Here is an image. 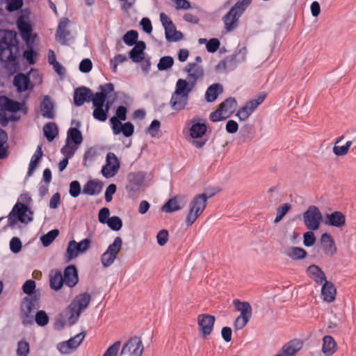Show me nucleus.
<instances>
[{"mask_svg":"<svg viewBox=\"0 0 356 356\" xmlns=\"http://www.w3.org/2000/svg\"><path fill=\"white\" fill-rule=\"evenodd\" d=\"M100 92L95 93L92 98V103L95 109L92 113L93 118L100 122L107 120V113L109 111L112 102H106L110 95L114 92V85L108 83L99 86Z\"/></svg>","mask_w":356,"mask_h":356,"instance_id":"nucleus-1","label":"nucleus"},{"mask_svg":"<svg viewBox=\"0 0 356 356\" xmlns=\"http://www.w3.org/2000/svg\"><path fill=\"white\" fill-rule=\"evenodd\" d=\"M17 51L15 32L0 29V60L3 62L15 61Z\"/></svg>","mask_w":356,"mask_h":356,"instance_id":"nucleus-2","label":"nucleus"},{"mask_svg":"<svg viewBox=\"0 0 356 356\" xmlns=\"http://www.w3.org/2000/svg\"><path fill=\"white\" fill-rule=\"evenodd\" d=\"M191 91V86L186 84L184 79H178L169 102L172 109L177 112L184 110L188 104L189 94Z\"/></svg>","mask_w":356,"mask_h":356,"instance_id":"nucleus-3","label":"nucleus"},{"mask_svg":"<svg viewBox=\"0 0 356 356\" xmlns=\"http://www.w3.org/2000/svg\"><path fill=\"white\" fill-rule=\"evenodd\" d=\"M33 213L27 205L17 202L8 216L7 227L15 229L18 222L27 224L33 220Z\"/></svg>","mask_w":356,"mask_h":356,"instance_id":"nucleus-4","label":"nucleus"},{"mask_svg":"<svg viewBox=\"0 0 356 356\" xmlns=\"http://www.w3.org/2000/svg\"><path fill=\"white\" fill-rule=\"evenodd\" d=\"M91 301V296L88 293H83L75 297L68 306V321L74 323L79 319L81 314L88 307Z\"/></svg>","mask_w":356,"mask_h":356,"instance_id":"nucleus-5","label":"nucleus"},{"mask_svg":"<svg viewBox=\"0 0 356 356\" xmlns=\"http://www.w3.org/2000/svg\"><path fill=\"white\" fill-rule=\"evenodd\" d=\"M248 50L245 47L241 48L233 54L227 56L216 67L218 72H228L235 70L237 66L245 62Z\"/></svg>","mask_w":356,"mask_h":356,"instance_id":"nucleus-6","label":"nucleus"},{"mask_svg":"<svg viewBox=\"0 0 356 356\" xmlns=\"http://www.w3.org/2000/svg\"><path fill=\"white\" fill-rule=\"evenodd\" d=\"M208 197L204 194L196 195L190 202L188 213L186 218V224L191 226L206 208Z\"/></svg>","mask_w":356,"mask_h":356,"instance_id":"nucleus-7","label":"nucleus"},{"mask_svg":"<svg viewBox=\"0 0 356 356\" xmlns=\"http://www.w3.org/2000/svg\"><path fill=\"white\" fill-rule=\"evenodd\" d=\"M302 220L307 229L318 230L323 220V214L316 206L310 205L302 213Z\"/></svg>","mask_w":356,"mask_h":356,"instance_id":"nucleus-8","label":"nucleus"},{"mask_svg":"<svg viewBox=\"0 0 356 356\" xmlns=\"http://www.w3.org/2000/svg\"><path fill=\"white\" fill-rule=\"evenodd\" d=\"M234 305L240 315L236 318L234 327L237 330H242L248 323L252 316V307L247 302H240L238 300H234Z\"/></svg>","mask_w":356,"mask_h":356,"instance_id":"nucleus-9","label":"nucleus"},{"mask_svg":"<svg viewBox=\"0 0 356 356\" xmlns=\"http://www.w3.org/2000/svg\"><path fill=\"white\" fill-rule=\"evenodd\" d=\"M91 241L89 238H85L77 243L74 240H71L67 247L65 259L67 262L72 261L80 254L85 253L90 247Z\"/></svg>","mask_w":356,"mask_h":356,"instance_id":"nucleus-10","label":"nucleus"},{"mask_svg":"<svg viewBox=\"0 0 356 356\" xmlns=\"http://www.w3.org/2000/svg\"><path fill=\"white\" fill-rule=\"evenodd\" d=\"M122 246V239L118 236L110 244L106 250L101 256V263L104 268L111 266L117 258Z\"/></svg>","mask_w":356,"mask_h":356,"instance_id":"nucleus-11","label":"nucleus"},{"mask_svg":"<svg viewBox=\"0 0 356 356\" xmlns=\"http://www.w3.org/2000/svg\"><path fill=\"white\" fill-rule=\"evenodd\" d=\"M38 307V298L34 297H26L21 304L22 319L24 325L33 323V311Z\"/></svg>","mask_w":356,"mask_h":356,"instance_id":"nucleus-12","label":"nucleus"},{"mask_svg":"<svg viewBox=\"0 0 356 356\" xmlns=\"http://www.w3.org/2000/svg\"><path fill=\"white\" fill-rule=\"evenodd\" d=\"M266 95L264 92L259 93L255 98L248 102L236 113L241 121L246 120L257 107L264 101Z\"/></svg>","mask_w":356,"mask_h":356,"instance_id":"nucleus-13","label":"nucleus"},{"mask_svg":"<svg viewBox=\"0 0 356 356\" xmlns=\"http://www.w3.org/2000/svg\"><path fill=\"white\" fill-rule=\"evenodd\" d=\"M160 20L165 29V38L168 42H177L182 40L183 34L176 30L171 19L164 13L160 14Z\"/></svg>","mask_w":356,"mask_h":356,"instance_id":"nucleus-14","label":"nucleus"},{"mask_svg":"<svg viewBox=\"0 0 356 356\" xmlns=\"http://www.w3.org/2000/svg\"><path fill=\"white\" fill-rule=\"evenodd\" d=\"M144 350L142 340L140 337L134 336L131 337L123 346L121 356H141Z\"/></svg>","mask_w":356,"mask_h":356,"instance_id":"nucleus-15","label":"nucleus"},{"mask_svg":"<svg viewBox=\"0 0 356 356\" xmlns=\"http://www.w3.org/2000/svg\"><path fill=\"white\" fill-rule=\"evenodd\" d=\"M85 337L86 332H81L67 341L58 343L57 349L63 355L71 354L81 345Z\"/></svg>","mask_w":356,"mask_h":356,"instance_id":"nucleus-16","label":"nucleus"},{"mask_svg":"<svg viewBox=\"0 0 356 356\" xmlns=\"http://www.w3.org/2000/svg\"><path fill=\"white\" fill-rule=\"evenodd\" d=\"M120 167V161L113 152H108L106 157V164L102 168V175L109 179L113 177Z\"/></svg>","mask_w":356,"mask_h":356,"instance_id":"nucleus-17","label":"nucleus"},{"mask_svg":"<svg viewBox=\"0 0 356 356\" xmlns=\"http://www.w3.org/2000/svg\"><path fill=\"white\" fill-rule=\"evenodd\" d=\"M207 125L200 122H194L190 128V136L193 138L192 143L197 148L202 147L206 142V139H202V137L207 131Z\"/></svg>","mask_w":356,"mask_h":356,"instance_id":"nucleus-18","label":"nucleus"},{"mask_svg":"<svg viewBox=\"0 0 356 356\" xmlns=\"http://www.w3.org/2000/svg\"><path fill=\"white\" fill-rule=\"evenodd\" d=\"M145 178L143 172H130L127 175L126 190L130 195H134L142 187Z\"/></svg>","mask_w":356,"mask_h":356,"instance_id":"nucleus-19","label":"nucleus"},{"mask_svg":"<svg viewBox=\"0 0 356 356\" xmlns=\"http://www.w3.org/2000/svg\"><path fill=\"white\" fill-rule=\"evenodd\" d=\"M184 71L188 73L187 79H184L191 90L194 88L197 81L203 76L202 67L195 63H188Z\"/></svg>","mask_w":356,"mask_h":356,"instance_id":"nucleus-20","label":"nucleus"},{"mask_svg":"<svg viewBox=\"0 0 356 356\" xmlns=\"http://www.w3.org/2000/svg\"><path fill=\"white\" fill-rule=\"evenodd\" d=\"M110 122L112 126L113 132L115 135L122 134L125 137H130L134 132V126L131 122H127L124 124H122L117 118L112 117L110 119Z\"/></svg>","mask_w":356,"mask_h":356,"instance_id":"nucleus-21","label":"nucleus"},{"mask_svg":"<svg viewBox=\"0 0 356 356\" xmlns=\"http://www.w3.org/2000/svg\"><path fill=\"white\" fill-rule=\"evenodd\" d=\"M215 323V317L210 314H200L197 316V324L200 332L204 337L211 334Z\"/></svg>","mask_w":356,"mask_h":356,"instance_id":"nucleus-22","label":"nucleus"},{"mask_svg":"<svg viewBox=\"0 0 356 356\" xmlns=\"http://www.w3.org/2000/svg\"><path fill=\"white\" fill-rule=\"evenodd\" d=\"M323 222L327 226L341 229L346 225V216L338 211L326 213L324 216Z\"/></svg>","mask_w":356,"mask_h":356,"instance_id":"nucleus-23","label":"nucleus"},{"mask_svg":"<svg viewBox=\"0 0 356 356\" xmlns=\"http://www.w3.org/2000/svg\"><path fill=\"white\" fill-rule=\"evenodd\" d=\"M321 248L327 257H333L337 252V248L333 237L329 233H323L320 238Z\"/></svg>","mask_w":356,"mask_h":356,"instance_id":"nucleus-24","label":"nucleus"},{"mask_svg":"<svg viewBox=\"0 0 356 356\" xmlns=\"http://www.w3.org/2000/svg\"><path fill=\"white\" fill-rule=\"evenodd\" d=\"M302 342L299 339L291 340L284 344L280 350L273 356H296L302 348Z\"/></svg>","mask_w":356,"mask_h":356,"instance_id":"nucleus-25","label":"nucleus"},{"mask_svg":"<svg viewBox=\"0 0 356 356\" xmlns=\"http://www.w3.org/2000/svg\"><path fill=\"white\" fill-rule=\"evenodd\" d=\"M93 94L90 89L86 87L76 88L74 92V102L76 106H82L85 102H92Z\"/></svg>","mask_w":356,"mask_h":356,"instance_id":"nucleus-26","label":"nucleus"},{"mask_svg":"<svg viewBox=\"0 0 356 356\" xmlns=\"http://www.w3.org/2000/svg\"><path fill=\"white\" fill-rule=\"evenodd\" d=\"M70 20L67 18H62L58 24L56 33V40L63 45L67 44L70 31L67 29Z\"/></svg>","mask_w":356,"mask_h":356,"instance_id":"nucleus-27","label":"nucleus"},{"mask_svg":"<svg viewBox=\"0 0 356 356\" xmlns=\"http://www.w3.org/2000/svg\"><path fill=\"white\" fill-rule=\"evenodd\" d=\"M184 197L175 196L170 199L163 207L162 211L166 213H172L183 209L186 205Z\"/></svg>","mask_w":356,"mask_h":356,"instance_id":"nucleus-28","label":"nucleus"},{"mask_svg":"<svg viewBox=\"0 0 356 356\" xmlns=\"http://www.w3.org/2000/svg\"><path fill=\"white\" fill-rule=\"evenodd\" d=\"M65 284L70 288L75 286L79 282V276L76 268L74 265L67 266L63 272Z\"/></svg>","mask_w":356,"mask_h":356,"instance_id":"nucleus-29","label":"nucleus"},{"mask_svg":"<svg viewBox=\"0 0 356 356\" xmlns=\"http://www.w3.org/2000/svg\"><path fill=\"white\" fill-rule=\"evenodd\" d=\"M240 17L241 15L239 14L232 9L223 17L222 21L227 32H231L237 27Z\"/></svg>","mask_w":356,"mask_h":356,"instance_id":"nucleus-30","label":"nucleus"},{"mask_svg":"<svg viewBox=\"0 0 356 356\" xmlns=\"http://www.w3.org/2000/svg\"><path fill=\"white\" fill-rule=\"evenodd\" d=\"M103 188L102 181L97 179L88 181L83 188V193L87 195L94 196L99 195Z\"/></svg>","mask_w":356,"mask_h":356,"instance_id":"nucleus-31","label":"nucleus"},{"mask_svg":"<svg viewBox=\"0 0 356 356\" xmlns=\"http://www.w3.org/2000/svg\"><path fill=\"white\" fill-rule=\"evenodd\" d=\"M307 274L318 284H323L327 281L324 272L315 264H312L307 268Z\"/></svg>","mask_w":356,"mask_h":356,"instance_id":"nucleus-32","label":"nucleus"},{"mask_svg":"<svg viewBox=\"0 0 356 356\" xmlns=\"http://www.w3.org/2000/svg\"><path fill=\"white\" fill-rule=\"evenodd\" d=\"M337 290L331 282L325 281L321 288V297L325 302H331L336 298Z\"/></svg>","mask_w":356,"mask_h":356,"instance_id":"nucleus-33","label":"nucleus"},{"mask_svg":"<svg viewBox=\"0 0 356 356\" xmlns=\"http://www.w3.org/2000/svg\"><path fill=\"white\" fill-rule=\"evenodd\" d=\"M17 27L19 31L22 38L29 44L31 41L32 28L31 25L22 17H20L17 22Z\"/></svg>","mask_w":356,"mask_h":356,"instance_id":"nucleus-34","label":"nucleus"},{"mask_svg":"<svg viewBox=\"0 0 356 356\" xmlns=\"http://www.w3.org/2000/svg\"><path fill=\"white\" fill-rule=\"evenodd\" d=\"M13 85L19 92L26 91L30 85L29 75L23 73L17 74L14 77Z\"/></svg>","mask_w":356,"mask_h":356,"instance_id":"nucleus-35","label":"nucleus"},{"mask_svg":"<svg viewBox=\"0 0 356 356\" xmlns=\"http://www.w3.org/2000/svg\"><path fill=\"white\" fill-rule=\"evenodd\" d=\"M146 45L143 41L138 42L134 48L129 51V58L134 63H140L145 56L144 51Z\"/></svg>","mask_w":356,"mask_h":356,"instance_id":"nucleus-36","label":"nucleus"},{"mask_svg":"<svg viewBox=\"0 0 356 356\" xmlns=\"http://www.w3.org/2000/svg\"><path fill=\"white\" fill-rule=\"evenodd\" d=\"M40 111L44 118L47 119H53L54 118V104L49 96L46 95L44 97L40 104Z\"/></svg>","mask_w":356,"mask_h":356,"instance_id":"nucleus-37","label":"nucleus"},{"mask_svg":"<svg viewBox=\"0 0 356 356\" xmlns=\"http://www.w3.org/2000/svg\"><path fill=\"white\" fill-rule=\"evenodd\" d=\"M64 284L65 281L60 270H55L50 272L49 285L51 289L58 291L62 288Z\"/></svg>","mask_w":356,"mask_h":356,"instance_id":"nucleus-38","label":"nucleus"},{"mask_svg":"<svg viewBox=\"0 0 356 356\" xmlns=\"http://www.w3.org/2000/svg\"><path fill=\"white\" fill-rule=\"evenodd\" d=\"M83 136L77 127H70L67 133L66 141L79 147L83 142Z\"/></svg>","mask_w":356,"mask_h":356,"instance_id":"nucleus-39","label":"nucleus"},{"mask_svg":"<svg viewBox=\"0 0 356 356\" xmlns=\"http://www.w3.org/2000/svg\"><path fill=\"white\" fill-rule=\"evenodd\" d=\"M43 153L42 150V146L38 145L35 153L32 156L29 165V170L27 172V177H31L36 168L38 167V163H40L42 157Z\"/></svg>","mask_w":356,"mask_h":356,"instance_id":"nucleus-40","label":"nucleus"},{"mask_svg":"<svg viewBox=\"0 0 356 356\" xmlns=\"http://www.w3.org/2000/svg\"><path fill=\"white\" fill-rule=\"evenodd\" d=\"M237 107V102L234 98L229 97L225 99L220 105V108L222 110V113L229 118L236 110Z\"/></svg>","mask_w":356,"mask_h":356,"instance_id":"nucleus-41","label":"nucleus"},{"mask_svg":"<svg viewBox=\"0 0 356 356\" xmlns=\"http://www.w3.org/2000/svg\"><path fill=\"white\" fill-rule=\"evenodd\" d=\"M337 343L331 336H325L323 339L322 351L326 355H332L336 350Z\"/></svg>","mask_w":356,"mask_h":356,"instance_id":"nucleus-42","label":"nucleus"},{"mask_svg":"<svg viewBox=\"0 0 356 356\" xmlns=\"http://www.w3.org/2000/svg\"><path fill=\"white\" fill-rule=\"evenodd\" d=\"M222 92V88L220 84L215 83L210 86L205 93V98L207 102H214L218 97V95Z\"/></svg>","mask_w":356,"mask_h":356,"instance_id":"nucleus-43","label":"nucleus"},{"mask_svg":"<svg viewBox=\"0 0 356 356\" xmlns=\"http://www.w3.org/2000/svg\"><path fill=\"white\" fill-rule=\"evenodd\" d=\"M286 255L293 260H301L307 257V252L302 248L291 247L288 249Z\"/></svg>","mask_w":356,"mask_h":356,"instance_id":"nucleus-44","label":"nucleus"},{"mask_svg":"<svg viewBox=\"0 0 356 356\" xmlns=\"http://www.w3.org/2000/svg\"><path fill=\"white\" fill-rule=\"evenodd\" d=\"M58 127L54 122H49L43 127V133L47 139L51 142L58 135Z\"/></svg>","mask_w":356,"mask_h":356,"instance_id":"nucleus-45","label":"nucleus"},{"mask_svg":"<svg viewBox=\"0 0 356 356\" xmlns=\"http://www.w3.org/2000/svg\"><path fill=\"white\" fill-rule=\"evenodd\" d=\"M174 65V59L170 56H165L159 59L157 68L159 71H165L170 69Z\"/></svg>","mask_w":356,"mask_h":356,"instance_id":"nucleus-46","label":"nucleus"},{"mask_svg":"<svg viewBox=\"0 0 356 356\" xmlns=\"http://www.w3.org/2000/svg\"><path fill=\"white\" fill-rule=\"evenodd\" d=\"M59 231L58 229H52L46 234L41 236L40 240L44 247L49 246L54 240L58 236Z\"/></svg>","mask_w":356,"mask_h":356,"instance_id":"nucleus-47","label":"nucleus"},{"mask_svg":"<svg viewBox=\"0 0 356 356\" xmlns=\"http://www.w3.org/2000/svg\"><path fill=\"white\" fill-rule=\"evenodd\" d=\"M352 144V141L348 140L344 145H334L333 153L337 156H345L348 152Z\"/></svg>","mask_w":356,"mask_h":356,"instance_id":"nucleus-48","label":"nucleus"},{"mask_svg":"<svg viewBox=\"0 0 356 356\" xmlns=\"http://www.w3.org/2000/svg\"><path fill=\"white\" fill-rule=\"evenodd\" d=\"M138 34L136 31L131 30L127 31L123 36L124 42L128 46H133L138 42Z\"/></svg>","mask_w":356,"mask_h":356,"instance_id":"nucleus-49","label":"nucleus"},{"mask_svg":"<svg viewBox=\"0 0 356 356\" xmlns=\"http://www.w3.org/2000/svg\"><path fill=\"white\" fill-rule=\"evenodd\" d=\"M252 1V0H238L231 9L241 16Z\"/></svg>","mask_w":356,"mask_h":356,"instance_id":"nucleus-50","label":"nucleus"},{"mask_svg":"<svg viewBox=\"0 0 356 356\" xmlns=\"http://www.w3.org/2000/svg\"><path fill=\"white\" fill-rule=\"evenodd\" d=\"M6 101L3 107L6 111L10 112H17L21 109L22 104L16 101L10 99L8 98H5Z\"/></svg>","mask_w":356,"mask_h":356,"instance_id":"nucleus-51","label":"nucleus"},{"mask_svg":"<svg viewBox=\"0 0 356 356\" xmlns=\"http://www.w3.org/2000/svg\"><path fill=\"white\" fill-rule=\"evenodd\" d=\"M49 316L47 313L40 310L36 312L35 315V321L39 326H45L49 323Z\"/></svg>","mask_w":356,"mask_h":356,"instance_id":"nucleus-52","label":"nucleus"},{"mask_svg":"<svg viewBox=\"0 0 356 356\" xmlns=\"http://www.w3.org/2000/svg\"><path fill=\"white\" fill-rule=\"evenodd\" d=\"M79 147L66 141L65 145L61 149V153L67 158H71L74 156Z\"/></svg>","mask_w":356,"mask_h":356,"instance_id":"nucleus-53","label":"nucleus"},{"mask_svg":"<svg viewBox=\"0 0 356 356\" xmlns=\"http://www.w3.org/2000/svg\"><path fill=\"white\" fill-rule=\"evenodd\" d=\"M291 209V204L289 203H285L279 207L277 209V216L275 217V219L274 222L275 223L280 222L282 218L287 213V212Z\"/></svg>","mask_w":356,"mask_h":356,"instance_id":"nucleus-54","label":"nucleus"},{"mask_svg":"<svg viewBox=\"0 0 356 356\" xmlns=\"http://www.w3.org/2000/svg\"><path fill=\"white\" fill-rule=\"evenodd\" d=\"M314 230H309L303 234V244L306 247L312 246L316 240Z\"/></svg>","mask_w":356,"mask_h":356,"instance_id":"nucleus-55","label":"nucleus"},{"mask_svg":"<svg viewBox=\"0 0 356 356\" xmlns=\"http://www.w3.org/2000/svg\"><path fill=\"white\" fill-rule=\"evenodd\" d=\"M106 224L113 231H119L122 227V220L118 216L111 217Z\"/></svg>","mask_w":356,"mask_h":356,"instance_id":"nucleus-56","label":"nucleus"},{"mask_svg":"<svg viewBox=\"0 0 356 356\" xmlns=\"http://www.w3.org/2000/svg\"><path fill=\"white\" fill-rule=\"evenodd\" d=\"M8 140V136L6 132L0 129V159H3L6 155V149L4 147V145L6 143Z\"/></svg>","mask_w":356,"mask_h":356,"instance_id":"nucleus-57","label":"nucleus"},{"mask_svg":"<svg viewBox=\"0 0 356 356\" xmlns=\"http://www.w3.org/2000/svg\"><path fill=\"white\" fill-rule=\"evenodd\" d=\"M29 351V344L28 342L21 341L18 343L17 348V356H27Z\"/></svg>","mask_w":356,"mask_h":356,"instance_id":"nucleus-58","label":"nucleus"},{"mask_svg":"<svg viewBox=\"0 0 356 356\" xmlns=\"http://www.w3.org/2000/svg\"><path fill=\"white\" fill-rule=\"evenodd\" d=\"M24 293L27 294L28 297H32L31 295L34 293L35 289V282L34 280H29L25 282L22 286Z\"/></svg>","mask_w":356,"mask_h":356,"instance_id":"nucleus-59","label":"nucleus"},{"mask_svg":"<svg viewBox=\"0 0 356 356\" xmlns=\"http://www.w3.org/2000/svg\"><path fill=\"white\" fill-rule=\"evenodd\" d=\"M81 191V184L78 181H72L70 184L69 193L72 197H77Z\"/></svg>","mask_w":356,"mask_h":356,"instance_id":"nucleus-60","label":"nucleus"},{"mask_svg":"<svg viewBox=\"0 0 356 356\" xmlns=\"http://www.w3.org/2000/svg\"><path fill=\"white\" fill-rule=\"evenodd\" d=\"M120 346L121 342L120 341H115L107 348L103 356H117Z\"/></svg>","mask_w":356,"mask_h":356,"instance_id":"nucleus-61","label":"nucleus"},{"mask_svg":"<svg viewBox=\"0 0 356 356\" xmlns=\"http://www.w3.org/2000/svg\"><path fill=\"white\" fill-rule=\"evenodd\" d=\"M23 6L22 0H7L6 9L10 11H15L19 10Z\"/></svg>","mask_w":356,"mask_h":356,"instance_id":"nucleus-62","label":"nucleus"},{"mask_svg":"<svg viewBox=\"0 0 356 356\" xmlns=\"http://www.w3.org/2000/svg\"><path fill=\"white\" fill-rule=\"evenodd\" d=\"M22 242L19 238L13 237L10 241V251L15 254L19 253L22 250Z\"/></svg>","mask_w":356,"mask_h":356,"instance_id":"nucleus-63","label":"nucleus"},{"mask_svg":"<svg viewBox=\"0 0 356 356\" xmlns=\"http://www.w3.org/2000/svg\"><path fill=\"white\" fill-rule=\"evenodd\" d=\"M161 127V123L157 120H154L147 129V132L152 137H156L158 134Z\"/></svg>","mask_w":356,"mask_h":356,"instance_id":"nucleus-64","label":"nucleus"}]
</instances>
